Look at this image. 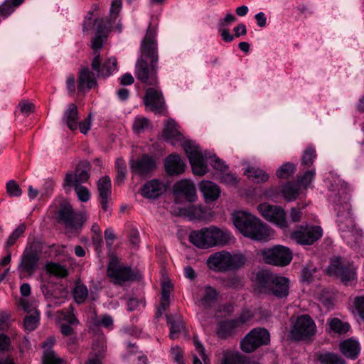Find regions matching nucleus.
<instances>
[{"instance_id": "f257e3e1", "label": "nucleus", "mask_w": 364, "mask_h": 364, "mask_svg": "<svg viewBox=\"0 0 364 364\" xmlns=\"http://www.w3.org/2000/svg\"><path fill=\"white\" fill-rule=\"evenodd\" d=\"M156 29L149 26L140 46V57L135 65L134 75L138 80L149 85L158 83V46Z\"/></svg>"}, {"instance_id": "f03ea898", "label": "nucleus", "mask_w": 364, "mask_h": 364, "mask_svg": "<svg viewBox=\"0 0 364 364\" xmlns=\"http://www.w3.org/2000/svg\"><path fill=\"white\" fill-rule=\"evenodd\" d=\"M235 226L245 237L256 240H268L273 237V231L253 215L243 211L232 214Z\"/></svg>"}, {"instance_id": "7ed1b4c3", "label": "nucleus", "mask_w": 364, "mask_h": 364, "mask_svg": "<svg viewBox=\"0 0 364 364\" xmlns=\"http://www.w3.org/2000/svg\"><path fill=\"white\" fill-rule=\"evenodd\" d=\"M232 239L228 230L214 225L193 230L189 235V241L200 249L225 246L230 244Z\"/></svg>"}, {"instance_id": "20e7f679", "label": "nucleus", "mask_w": 364, "mask_h": 364, "mask_svg": "<svg viewBox=\"0 0 364 364\" xmlns=\"http://www.w3.org/2000/svg\"><path fill=\"white\" fill-rule=\"evenodd\" d=\"M255 290L260 294L284 298L289 292V280L287 277L262 271L256 274Z\"/></svg>"}, {"instance_id": "39448f33", "label": "nucleus", "mask_w": 364, "mask_h": 364, "mask_svg": "<svg viewBox=\"0 0 364 364\" xmlns=\"http://www.w3.org/2000/svg\"><path fill=\"white\" fill-rule=\"evenodd\" d=\"M247 262V257L242 252L231 253L222 250L210 255L207 259V265L215 272H228L241 269Z\"/></svg>"}, {"instance_id": "423d86ee", "label": "nucleus", "mask_w": 364, "mask_h": 364, "mask_svg": "<svg viewBox=\"0 0 364 364\" xmlns=\"http://www.w3.org/2000/svg\"><path fill=\"white\" fill-rule=\"evenodd\" d=\"M183 148L191 165L193 173L202 176L208 171L206 160L211 158L206 152L203 154L196 143L191 140L184 141Z\"/></svg>"}, {"instance_id": "0eeeda50", "label": "nucleus", "mask_w": 364, "mask_h": 364, "mask_svg": "<svg viewBox=\"0 0 364 364\" xmlns=\"http://www.w3.org/2000/svg\"><path fill=\"white\" fill-rule=\"evenodd\" d=\"M316 331L314 321L308 315H302L292 323L290 336L296 341L307 340L314 336Z\"/></svg>"}, {"instance_id": "6e6552de", "label": "nucleus", "mask_w": 364, "mask_h": 364, "mask_svg": "<svg viewBox=\"0 0 364 364\" xmlns=\"http://www.w3.org/2000/svg\"><path fill=\"white\" fill-rule=\"evenodd\" d=\"M270 341L269 332L262 328H256L249 332L241 341V349L246 353H252L262 345H267Z\"/></svg>"}, {"instance_id": "1a4fd4ad", "label": "nucleus", "mask_w": 364, "mask_h": 364, "mask_svg": "<svg viewBox=\"0 0 364 364\" xmlns=\"http://www.w3.org/2000/svg\"><path fill=\"white\" fill-rule=\"evenodd\" d=\"M261 254L267 263L274 265L286 266L292 259V252L288 247L282 245L262 250Z\"/></svg>"}, {"instance_id": "9d476101", "label": "nucleus", "mask_w": 364, "mask_h": 364, "mask_svg": "<svg viewBox=\"0 0 364 364\" xmlns=\"http://www.w3.org/2000/svg\"><path fill=\"white\" fill-rule=\"evenodd\" d=\"M107 274L113 283L118 284H122L134 279V274L131 269L121 265L117 258H112L109 260Z\"/></svg>"}, {"instance_id": "9b49d317", "label": "nucleus", "mask_w": 364, "mask_h": 364, "mask_svg": "<svg viewBox=\"0 0 364 364\" xmlns=\"http://www.w3.org/2000/svg\"><path fill=\"white\" fill-rule=\"evenodd\" d=\"M257 210L261 215L267 220L280 228L287 226L286 213L281 207L264 203L257 206Z\"/></svg>"}, {"instance_id": "f8f14e48", "label": "nucleus", "mask_w": 364, "mask_h": 364, "mask_svg": "<svg viewBox=\"0 0 364 364\" xmlns=\"http://www.w3.org/2000/svg\"><path fill=\"white\" fill-rule=\"evenodd\" d=\"M323 230L320 226H301L291 232L290 237L300 245H311L321 237Z\"/></svg>"}, {"instance_id": "ddd939ff", "label": "nucleus", "mask_w": 364, "mask_h": 364, "mask_svg": "<svg viewBox=\"0 0 364 364\" xmlns=\"http://www.w3.org/2000/svg\"><path fill=\"white\" fill-rule=\"evenodd\" d=\"M330 275H336L343 282L353 280L355 278V269L350 263L343 261L341 258L333 259L328 268Z\"/></svg>"}, {"instance_id": "4468645a", "label": "nucleus", "mask_w": 364, "mask_h": 364, "mask_svg": "<svg viewBox=\"0 0 364 364\" xmlns=\"http://www.w3.org/2000/svg\"><path fill=\"white\" fill-rule=\"evenodd\" d=\"M59 216L66 227L70 229L80 228L86 220V216L82 213H74L71 205L68 203L61 205Z\"/></svg>"}, {"instance_id": "2eb2a0df", "label": "nucleus", "mask_w": 364, "mask_h": 364, "mask_svg": "<svg viewBox=\"0 0 364 364\" xmlns=\"http://www.w3.org/2000/svg\"><path fill=\"white\" fill-rule=\"evenodd\" d=\"M145 106L156 114H164L165 102L161 91L156 88L146 90L144 99Z\"/></svg>"}, {"instance_id": "dca6fc26", "label": "nucleus", "mask_w": 364, "mask_h": 364, "mask_svg": "<svg viewBox=\"0 0 364 364\" xmlns=\"http://www.w3.org/2000/svg\"><path fill=\"white\" fill-rule=\"evenodd\" d=\"M173 191L176 200L183 198L189 202H193L197 198L195 186L189 180H181L176 183Z\"/></svg>"}, {"instance_id": "f3484780", "label": "nucleus", "mask_w": 364, "mask_h": 364, "mask_svg": "<svg viewBox=\"0 0 364 364\" xmlns=\"http://www.w3.org/2000/svg\"><path fill=\"white\" fill-rule=\"evenodd\" d=\"M117 59L115 58H109L102 66H101V58L100 55L94 56L91 67L96 72L99 77H108L114 71L117 70Z\"/></svg>"}, {"instance_id": "a211bd4d", "label": "nucleus", "mask_w": 364, "mask_h": 364, "mask_svg": "<svg viewBox=\"0 0 364 364\" xmlns=\"http://www.w3.org/2000/svg\"><path fill=\"white\" fill-rule=\"evenodd\" d=\"M156 167L155 160L148 156H143L135 161L132 160L130 164L132 172L140 176H146L154 171Z\"/></svg>"}, {"instance_id": "6ab92c4d", "label": "nucleus", "mask_w": 364, "mask_h": 364, "mask_svg": "<svg viewBox=\"0 0 364 364\" xmlns=\"http://www.w3.org/2000/svg\"><path fill=\"white\" fill-rule=\"evenodd\" d=\"M89 166L86 163L79 164L75 175L67 173L64 181V187H71L86 182L90 178Z\"/></svg>"}, {"instance_id": "aec40b11", "label": "nucleus", "mask_w": 364, "mask_h": 364, "mask_svg": "<svg viewBox=\"0 0 364 364\" xmlns=\"http://www.w3.org/2000/svg\"><path fill=\"white\" fill-rule=\"evenodd\" d=\"M344 211L342 212L340 210V207L338 208V224L339 227V230L341 232V235L344 234V232H347V231L350 229H353L355 226L354 223V220L350 213V204L348 202H345L343 204Z\"/></svg>"}, {"instance_id": "412c9836", "label": "nucleus", "mask_w": 364, "mask_h": 364, "mask_svg": "<svg viewBox=\"0 0 364 364\" xmlns=\"http://www.w3.org/2000/svg\"><path fill=\"white\" fill-rule=\"evenodd\" d=\"M164 166L168 175H179L184 172L186 164L179 155L170 154L165 159Z\"/></svg>"}, {"instance_id": "4be33fe9", "label": "nucleus", "mask_w": 364, "mask_h": 364, "mask_svg": "<svg viewBox=\"0 0 364 364\" xmlns=\"http://www.w3.org/2000/svg\"><path fill=\"white\" fill-rule=\"evenodd\" d=\"M38 257L33 250H25L18 265V270L31 275L38 264Z\"/></svg>"}, {"instance_id": "5701e85b", "label": "nucleus", "mask_w": 364, "mask_h": 364, "mask_svg": "<svg viewBox=\"0 0 364 364\" xmlns=\"http://www.w3.org/2000/svg\"><path fill=\"white\" fill-rule=\"evenodd\" d=\"M55 342L53 336L48 337L43 343V364H60L62 360L59 358L52 348Z\"/></svg>"}, {"instance_id": "b1692460", "label": "nucleus", "mask_w": 364, "mask_h": 364, "mask_svg": "<svg viewBox=\"0 0 364 364\" xmlns=\"http://www.w3.org/2000/svg\"><path fill=\"white\" fill-rule=\"evenodd\" d=\"M164 191V185L157 179L147 181L141 188V194L146 198H156Z\"/></svg>"}, {"instance_id": "393cba45", "label": "nucleus", "mask_w": 364, "mask_h": 364, "mask_svg": "<svg viewBox=\"0 0 364 364\" xmlns=\"http://www.w3.org/2000/svg\"><path fill=\"white\" fill-rule=\"evenodd\" d=\"M198 304L204 308L211 307L218 299V291L210 286H205L199 291Z\"/></svg>"}, {"instance_id": "a878e982", "label": "nucleus", "mask_w": 364, "mask_h": 364, "mask_svg": "<svg viewBox=\"0 0 364 364\" xmlns=\"http://www.w3.org/2000/svg\"><path fill=\"white\" fill-rule=\"evenodd\" d=\"M97 189L101 199V205L103 210L108 209V200L111 195V180L107 176L102 177L97 183Z\"/></svg>"}, {"instance_id": "bb28decb", "label": "nucleus", "mask_w": 364, "mask_h": 364, "mask_svg": "<svg viewBox=\"0 0 364 364\" xmlns=\"http://www.w3.org/2000/svg\"><path fill=\"white\" fill-rule=\"evenodd\" d=\"M199 188L206 201H214L220 194L219 186L210 181H202Z\"/></svg>"}, {"instance_id": "cd10ccee", "label": "nucleus", "mask_w": 364, "mask_h": 364, "mask_svg": "<svg viewBox=\"0 0 364 364\" xmlns=\"http://www.w3.org/2000/svg\"><path fill=\"white\" fill-rule=\"evenodd\" d=\"M341 352L347 358L355 359L360 353L359 343L350 338L341 342L339 345Z\"/></svg>"}, {"instance_id": "c85d7f7f", "label": "nucleus", "mask_w": 364, "mask_h": 364, "mask_svg": "<svg viewBox=\"0 0 364 364\" xmlns=\"http://www.w3.org/2000/svg\"><path fill=\"white\" fill-rule=\"evenodd\" d=\"M173 212L176 215L187 217L190 220H203L206 217L205 212L201 205H191L187 208L180 209L178 212L175 210Z\"/></svg>"}, {"instance_id": "c756f323", "label": "nucleus", "mask_w": 364, "mask_h": 364, "mask_svg": "<svg viewBox=\"0 0 364 364\" xmlns=\"http://www.w3.org/2000/svg\"><path fill=\"white\" fill-rule=\"evenodd\" d=\"M96 80L92 72L87 68H81L78 76V90L92 89L96 85Z\"/></svg>"}, {"instance_id": "7c9ffc66", "label": "nucleus", "mask_w": 364, "mask_h": 364, "mask_svg": "<svg viewBox=\"0 0 364 364\" xmlns=\"http://www.w3.org/2000/svg\"><path fill=\"white\" fill-rule=\"evenodd\" d=\"M79 113L77 107L75 104H70L64 112L63 120L71 130H75L77 128V122Z\"/></svg>"}, {"instance_id": "2f4dec72", "label": "nucleus", "mask_w": 364, "mask_h": 364, "mask_svg": "<svg viewBox=\"0 0 364 364\" xmlns=\"http://www.w3.org/2000/svg\"><path fill=\"white\" fill-rule=\"evenodd\" d=\"M111 22L109 21L107 24L105 25L104 29L100 26L98 27L97 31L92 40V48L95 56L100 55L99 50L102 47L104 40L107 37V29L111 27Z\"/></svg>"}, {"instance_id": "473e14b6", "label": "nucleus", "mask_w": 364, "mask_h": 364, "mask_svg": "<svg viewBox=\"0 0 364 364\" xmlns=\"http://www.w3.org/2000/svg\"><path fill=\"white\" fill-rule=\"evenodd\" d=\"M239 326L236 320L224 321L218 325L216 333L220 338H226L232 336Z\"/></svg>"}, {"instance_id": "72a5a7b5", "label": "nucleus", "mask_w": 364, "mask_h": 364, "mask_svg": "<svg viewBox=\"0 0 364 364\" xmlns=\"http://www.w3.org/2000/svg\"><path fill=\"white\" fill-rule=\"evenodd\" d=\"M168 324L170 325V338L175 339L183 329V323L180 316H166Z\"/></svg>"}, {"instance_id": "f704fd0d", "label": "nucleus", "mask_w": 364, "mask_h": 364, "mask_svg": "<svg viewBox=\"0 0 364 364\" xmlns=\"http://www.w3.org/2000/svg\"><path fill=\"white\" fill-rule=\"evenodd\" d=\"M193 343L196 348V353H194L193 364H210V360L205 354V348L197 337L193 338Z\"/></svg>"}, {"instance_id": "c9c22d12", "label": "nucleus", "mask_w": 364, "mask_h": 364, "mask_svg": "<svg viewBox=\"0 0 364 364\" xmlns=\"http://www.w3.org/2000/svg\"><path fill=\"white\" fill-rule=\"evenodd\" d=\"M107 346L103 341H99L98 344L93 345L94 354H91L85 364H102L103 354Z\"/></svg>"}, {"instance_id": "e433bc0d", "label": "nucleus", "mask_w": 364, "mask_h": 364, "mask_svg": "<svg viewBox=\"0 0 364 364\" xmlns=\"http://www.w3.org/2000/svg\"><path fill=\"white\" fill-rule=\"evenodd\" d=\"M330 332L344 334L349 331L350 326L347 322H343L338 318H329L327 321Z\"/></svg>"}, {"instance_id": "4c0bfd02", "label": "nucleus", "mask_w": 364, "mask_h": 364, "mask_svg": "<svg viewBox=\"0 0 364 364\" xmlns=\"http://www.w3.org/2000/svg\"><path fill=\"white\" fill-rule=\"evenodd\" d=\"M73 295L75 301L81 304L86 301L88 296V289L81 282H77L73 289Z\"/></svg>"}, {"instance_id": "58836bf2", "label": "nucleus", "mask_w": 364, "mask_h": 364, "mask_svg": "<svg viewBox=\"0 0 364 364\" xmlns=\"http://www.w3.org/2000/svg\"><path fill=\"white\" fill-rule=\"evenodd\" d=\"M316 358L321 364H346L340 356L330 352L319 353Z\"/></svg>"}, {"instance_id": "ea45409f", "label": "nucleus", "mask_w": 364, "mask_h": 364, "mask_svg": "<svg viewBox=\"0 0 364 364\" xmlns=\"http://www.w3.org/2000/svg\"><path fill=\"white\" fill-rule=\"evenodd\" d=\"M245 173L249 178L257 183L265 182L269 179V175L263 170L257 167H248Z\"/></svg>"}, {"instance_id": "a19ab883", "label": "nucleus", "mask_w": 364, "mask_h": 364, "mask_svg": "<svg viewBox=\"0 0 364 364\" xmlns=\"http://www.w3.org/2000/svg\"><path fill=\"white\" fill-rule=\"evenodd\" d=\"M164 134L168 139L181 140L182 137L176 122L173 119L168 120L165 124Z\"/></svg>"}, {"instance_id": "79ce46f5", "label": "nucleus", "mask_w": 364, "mask_h": 364, "mask_svg": "<svg viewBox=\"0 0 364 364\" xmlns=\"http://www.w3.org/2000/svg\"><path fill=\"white\" fill-rule=\"evenodd\" d=\"M342 237L348 245L353 247L361 242L362 232L355 226L353 229H350L347 231V232H344V234L342 235Z\"/></svg>"}, {"instance_id": "37998d69", "label": "nucleus", "mask_w": 364, "mask_h": 364, "mask_svg": "<svg viewBox=\"0 0 364 364\" xmlns=\"http://www.w3.org/2000/svg\"><path fill=\"white\" fill-rule=\"evenodd\" d=\"M46 270L50 275L58 277H65L68 274V270L64 266L55 262L48 263L46 265Z\"/></svg>"}, {"instance_id": "c03bdc74", "label": "nucleus", "mask_w": 364, "mask_h": 364, "mask_svg": "<svg viewBox=\"0 0 364 364\" xmlns=\"http://www.w3.org/2000/svg\"><path fill=\"white\" fill-rule=\"evenodd\" d=\"M39 313L37 310H34L26 315L24 318V327L26 331H32L35 330L39 323Z\"/></svg>"}, {"instance_id": "a18cd8bd", "label": "nucleus", "mask_w": 364, "mask_h": 364, "mask_svg": "<svg viewBox=\"0 0 364 364\" xmlns=\"http://www.w3.org/2000/svg\"><path fill=\"white\" fill-rule=\"evenodd\" d=\"M282 194L287 201L294 200L299 195L298 186L290 183L286 184L282 190Z\"/></svg>"}, {"instance_id": "49530a36", "label": "nucleus", "mask_w": 364, "mask_h": 364, "mask_svg": "<svg viewBox=\"0 0 364 364\" xmlns=\"http://www.w3.org/2000/svg\"><path fill=\"white\" fill-rule=\"evenodd\" d=\"M151 127L150 121L142 116H138L135 118L133 123V130L137 134L145 132Z\"/></svg>"}, {"instance_id": "de8ad7c7", "label": "nucleus", "mask_w": 364, "mask_h": 364, "mask_svg": "<svg viewBox=\"0 0 364 364\" xmlns=\"http://www.w3.org/2000/svg\"><path fill=\"white\" fill-rule=\"evenodd\" d=\"M74 308L73 306H70V307L67 310H62L57 312L58 317L59 318H62L63 320L67 321L70 325H77L79 321L76 318L75 315L73 313Z\"/></svg>"}, {"instance_id": "09e8293b", "label": "nucleus", "mask_w": 364, "mask_h": 364, "mask_svg": "<svg viewBox=\"0 0 364 364\" xmlns=\"http://www.w3.org/2000/svg\"><path fill=\"white\" fill-rule=\"evenodd\" d=\"M26 225L22 223L19 225L9 236L6 240L5 248H8L15 244L18 239L23 235L26 230Z\"/></svg>"}, {"instance_id": "8fccbe9b", "label": "nucleus", "mask_w": 364, "mask_h": 364, "mask_svg": "<svg viewBox=\"0 0 364 364\" xmlns=\"http://www.w3.org/2000/svg\"><path fill=\"white\" fill-rule=\"evenodd\" d=\"M220 364H247L245 359L238 353L226 352Z\"/></svg>"}, {"instance_id": "3c124183", "label": "nucleus", "mask_w": 364, "mask_h": 364, "mask_svg": "<svg viewBox=\"0 0 364 364\" xmlns=\"http://www.w3.org/2000/svg\"><path fill=\"white\" fill-rule=\"evenodd\" d=\"M294 171L295 166L291 163L287 162L282 165L277 170V176L279 178H288L294 173Z\"/></svg>"}, {"instance_id": "603ef678", "label": "nucleus", "mask_w": 364, "mask_h": 364, "mask_svg": "<svg viewBox=\"0 0 364 364\" xmlns=\"http://www.w3.org/2000/svg\"><path fill=\"white\" fill-rule=\"evenodd\" d=\"M116 168H117V178L116 182L121 183L124 181L127 173V166L124 160L122 159H117L116 160Z\"/></svg>"}, {"instance_id": "864d4df0", "label": "nucleus", "mask_w": 364, "mask_h": 364, "mask_svg": "<svg viewBox=\"0 0 364 364\" xmlns=\"http://www.w3.org/2000/svg\"><path fill=\"white\" fill-rule=\"evenodd\" d=\"M94 324L97 326L112 329L113 326V319L109 315H102L98 318H96L94 321Z\"/></svg>"}, {"instance_id": "5fc2aeb1", "label": "nucleus", "mask_w": 364, "mask_h": 364, "mask_svg": "<svg viewBox=\"0 0 364 364\" xmlns=\"http://www.w3.org/2000/svg\"><path fill=\"white\" fill-rule=\"evenodd\" d=\"M6 187L8 194L11 197H19L22 194L18 184L14 180L8 181Z\"/></svg>"}, {"instance_id": "6e6d98bb", "label": "nucleus", "mask_w": 364, "mask_h": 364, "mask_svg": "<svg viewBox=\"0 0 364 364\" xmlns=\"http://www.w3.org/2000/svg\"><path fill=\"white\" fill-rule=\"evenodd\" d=\"M41 290L45 297L48 300V306L56 307L63 302V299H62L60 300L58 299V301H55V298L53 296V294L48 290V288L45 285L41 287Z\"/></svg>"}, {"instance_id": "4d7b16f0", "label": "nucleus", "mask_w": 364, "mask_h": 364, "mask_svg": "<svg viewBox=\"0 0 364 364\" xmlns=\"http://www.w3.org/2000/svg\"><path fill=\"white\" fill-rule=\"evenodd\" d=\"M316 151L312 147H308L302 156V164L306 166H310L316 158Z\"/></svg>"}, {"instance_id": "13d9d810", "label": "nucleus", "mask_w": 364, "mask_h": 364, "mask_svg": "<svg viewBox=\"0 0 364 364\" xmlns=\"http://www.w3.org/2000/svg\"><path fill=\"white\" fill-rule=\"evenodd\" d=\"M78 199L82 202H87L90 198V193L89 190L81 185L73 186Z\"/></svg>"}, {"instance_id": "bf43d9fd", "label": "nucleus", "mask_w": 364, "mask_h": 364, "mask_svg": "<svg viewBox=\"0 0 364 364\" xmlns=\"http://www.w3.org/2000/svg\"><path fill=\"white\" fill-rule=\"evenodd\" d=\"M18 306L28 314L33 312L36 309L34 301L26 298H21L18 302Z\"/></svg>"}, {"instance_id": "052dcab7", "label": "nucleus", "mask_w": 364, "mask_h": 364, "mask_svg": "<svg viewBox=\"0 0 364 364\" xmlns=\"http://www.w3.org/2000/svg\"><path fill=\"white\" fill-rule=\"evenodd\" d=\"M170 304V296H161L159 306L157 309L156 314V317H161L164 312L167 310Z\"/></svg>"}, {"instance_id": "680f3d73", "label": "nucleus", "mask_w": 364, "mask_h": 364, "mask_svg": "<svg viewBox=\"0 0 364 364\" xmlns=\"http://www.w3.org/2000/svg\"><path fill=\"white\" fill-rule=\"evenodd\" d=\"M353 304L358 315L364 320V296L355 297Z\"/></svg>"}, {"instance_id": "e2e57ef3", "label": "nucleus", "mask_w": 364, "mask_h": 364, "mask_svg": "<svg viewBox=\"0 0 364 364\" xmlns=\"http://www.w3.org/2000/svg\"><path fill=\"white\" fill-rule=\"evenodd\" d=\"M122 8V0H113L111 4L109 15L112 21H114Z\"/></svg>"}, {"instance_id": "0e129e2a", "label": "nucleus", "mask_w": 364, "mask_h": 364, "mask_svg": "<svg viewBox=\"0 0 364 364\" xmlns=\"http://www.w3.org/2000/svg\"><path fill=\"white\" fill-rule=\"evenodd\" d=\"M315 174V170L307 171L299 180V185L306 188L314 180Z\"/></svg>"}, {"instance_id": "69168bd1", "label": "nucleus", "mask_w": 364, "mask_h": 364, "mask_svg": "<svg viewBox=\"0 0 364 364\" xmlns=\"http://www.w3.org/2000/svg\"><path fill=\"white\" fill-rule=\"evenodd\" d=\"M92 124V114L90 113L88 117L80 122L79 124L77 123V127H79L80 132L85 134L90 129Z\"/></svg>"}, {"instance_id": "338daca9", "label": "nucleus", "mask_w": 364, "mask_h": 364, "mask_svg": "<svg viewBox=\"0 0 364 364\" xmlns=\"http://www.w3.org/2000/svg\"><path fill=\"white\" fill-rule=\"evenodd\" d=\"M171 355L177 364H183L182 350L178 346H176L171 348Z\"/></svg>"}, {"instance_id": "774afa93", "label": "nucleus", "mask_w": 364, "mask_h": 364, "mask_svg": "<svg viewBox=\"0 0 364 364\" xmlns=\"http://www.w3.org/2000/svg\"><path fill=\"white\" fill-rule=\"evenodd\" d=\"M254 316V314L250 309H244L240 314L237 319V323L240 326L249 321H250Z\"/></svg>"}]
</instances>
